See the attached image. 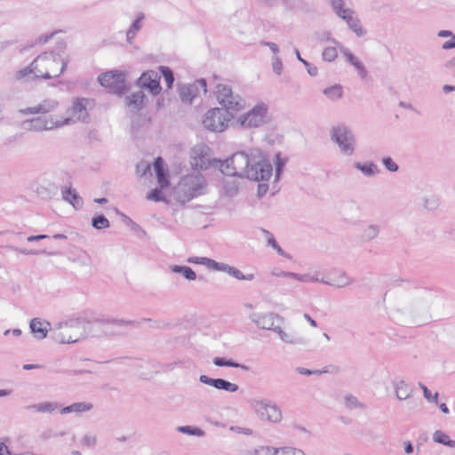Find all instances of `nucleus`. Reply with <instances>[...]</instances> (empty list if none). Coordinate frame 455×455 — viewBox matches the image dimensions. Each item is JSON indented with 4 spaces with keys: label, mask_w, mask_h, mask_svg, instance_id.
I'll return each instance as SVG.
<instances>
[{
    "label": "nucleus",
    "mask_w": 455,
    "mask_h": 455,
    "mask_svg": "<svg viewBox=\"0 0 455 455\" xmlns=\"http://www.w3.org/2000/svg\"><path fill=\"white\" fill-rule=\"evenodd\" d=\"M354 167L360 171L365 177H373L379 172L378 166L372 162L364 164L355 163Z\"/></svg>",
    "instance_id": "72a5a7b5"
},
{
    "label": "nucleus",
    "mask_w": 455,
    "mask_h": 455,
    "mask_svg": "<svg viewBox=\"0 0 455 455\" xmlns=\"http://www.w3.org/2000/svg\"><path fill=\"white\" fill-rule=\"evenodd\" d=\"M224 188L226 194L229 196H234L238 190V186L234 182L230 184L228 181H225Z\"/></svg>",
    "instance_id": "6e6d98bb"
},
{
    "label": "nucleus",
    "mask_w": 455,
    "mask_h": 455,
    "mask_svg": "<svg viewBox=\"0 0 455 455\" xmlns=\"http://www.w3.org/2000/svg\"><path fill=\"white\" fill-rule=\"evenodd\" d=\"M145 14L143 12H137L135 19L126 31V41L128 44H132L137 33L140 31L143 27Z\"/></svg>",
    "instance_id": "393cba45"
},
{
    "label": "nucleus",
    "mask_w": 455,
    "mask_h": 455,
    "mask_svg": "<svg viewBox=\"0 0 455 455\" xmlns=\"http://www.w3.org/2000/svg\"><path fill=\"white\" fill-rule=\"evenodd\" d=\"M345 405L347 408L350 410L363 407L358 399L352 395L345 396Z\"/></svg>",
    "instance_id": "8fccbe9b"
},
{
    "label": "nucleus",
    "mask_w": 455,
    "mask_h": 455,
    "mask_svg": "<svg viewBox=\"0 0 455 455\" xmlns=\"http://www.w3.org/2000/svg\"><path fill=\"white\" fill-rule=\"evenodd\" d=\"M284 6L288 12H299L306 10L304 0H286Z\"/></svg>",
    "instance_id": "58836bf2"
},
{
    "label": "nucleus",
    "mask_w": 455,
    "mask_h": 455,
    "mask_svg": "<svg viewBox=\"0 0 455 455\" xmlns=\"http://www.w3.org/2000/svg\"><path fill=\"white\" fill-rule=\"evenodd\" d=\"M268 190V185L266 183L259 184L258 186V196L259 197L264 196Z\"/></svg>",
    "instance_id": "e2e57ef3"
},
{
    "label": "nucleus",
    "mask_w": 455,
    "mask_h": 455,
    "mask_svg": "<svg viewBox=\"0 0 455 455\" xmlns=\"http://www.w3.org/2000/svg\"><path fill=\"white\" fill-rule=\"evenodd\" d=\"M337 45L335 46H328V47H325L323 50V52H322V59L324 60V61H327V62H332L336 60V58L338 57V51H337ZM339 48H340V44L338 45Z\"/></svg>",
    "instance_id": "a19ab883"
},
{
    "label": "nucleus",
    "mask_w": 455,
    "mask_h": 455,
    "mask_svg": "<svg viewBox=\"0 0 455 455\" xmlns=\"http://www.w3.org/2000/svg\"><path fill=\"white\" fill-rule=\"evenodd\" d=\"M381 162L385 168L391 172H395L399 169L398 164L390 156H384Z\"/></svg>",
    "instance_id": "603ef678"
},
{
    "label": "nucleus",
    "mask_w": 455,
    "mask_h": 455,
    "mask_svg": "<svg viewBox=\"0 0 455 455\" xmlns=\"http://www.w3.org/2000/svg\"><path fill=\"white\" fill-rule=\"evenodd\" d=\"M423 206L429 212L436 211L440 206V198L435 195L426 196L423 199Z\"/></svg>",
    "instance_id": "ea45409f"
},
{
    "label": "nucleus",
    "mask_w": 455,
    "mask_h": 455,
    "mask_svg": "<svg viewBox=\"0 0 455 455\" xmlns=\"http://www.w3.org/2000/svg\"><path fill=\"white\" fill-rule=\"evenodd\" d=\"M353 283V280L343 271H336L334 275L323 279V283L337 288L346 287Z\"/></svg>",
    "instance_id": "b1692460"
},
{
    "label": "nucleus",
    "mask_w": 455,
    "mask_h": 455,
    "mask_svg": "<svg viewBox=\"0 0 455 455\" xmlns=\"http://www.w3.org/2000/svg\"><path fill=\"white\" fill-rule=\"evenodd\" d=\"M68 56L62 51L45 52L38 55L29 66L18 70L17 80L50 79L60 76L67 68Z\"/></svg>",
    "instance_id": "7ed1b4c3"
},
{
    "label": "nucleus",
    "mask_w": 455,
    "mask_h": 455,
    "mask_svg": "<svg viewBox=\"0 0 455 455\" xmlns=\"http://www.w3.org/2000/svg\"><path fill=\"white\" fill-rule=\"evenodd\" d=\"M340 52L346 58V60L355 68L357 72V75L361 78H365L368 75V72L363 64V62L355 56L347 48L344 46H340Z\"/></svg>",
    "instance_id": "5701e85b"
},
{
    "label": "nucleus",
    "mask_w": 455,
    "mask_h": 455,
    "mask_svg": "<svg viewBox=\"0 0 455 455\" xmlns=\"http://www.w3.org/2000/svg\"><path fill=\"white\" fill-rule=\"evenodd\" d=\"M98 80L110 92L121 94L126 90L125 73L123 71H108L99 76Z\"/></svg>",
    "instance_id": "4468645a"
},
{
    "label": "nucleus",
    "mask_w": 455,
    "mask_h": 455,
    "mask_svg": "<svg viewBox=\"0 0 455 455\" xmlns=\"http://www.w3.org/2000/svg\"><path fill=\"white\" fill-rule=\"evenodd\" d=\"M92 224L96 229H105L109 227V220L105 216L99 215L92 219Z\"/></svg>",
    "instance_id": "49530a36"
},
{
    "label": "nucleus",
    "mask_w": 455,
    "mask_h": 455,
    "mask_svg": "<svg viewBox=\"0 0 455 455\" xmlns=\"http://www.w3.org/2000/svg\"><path fill=\"white\" fill-rule=\"evenodd\" d=\"M332 12L341 19L347 26L358 36H364L367 33L366 29L363 27L361 20L355 12L350 7L346 5L344 0H327Z\"/></svg>",
    "instance_id": "6e6552de"
},
{
    "label": "nucleus",
    "mask_w": 455,
    "mask_h": 455,
    "mask_svg": "<svg viewBox=\"0 0 455 455\" xmlns=\"http://www.w3.org/2000/svg\"><path fill=\"white\" fill-rule=\"evenodd\" d=\"M154 170L156 172L157 182L160 188H154L149 191L147 195V199L155 202L164 201L162 189L169 186V180L167 177V172L164 168V161L161 157L156 158L154 162Z\"/></svg>",
    "instance_id": "2eb2a0df"
},
{
    "label": "nucleus",
    "mask_w": 455,
    "mask_h": 455,
    "mask_svg": "<svg viewBox=\"0 0 455 455\" xmlns=\"http://www.w3.org/2000/svg\"><path fill=\"white\" fill-rule=\"evenodd\" d=\"M268 236H267V245L272 247L274 250L279 245L276 242V240L275 239V237L270 235L269 233H267Z\"/></svg>",
    "instance_id": "69168bd1"
},
{
    "label": "nucleus",
    "mask_w": 455,
    "mask_h": 455,
    "mask_svg": "<svg viewBox=\"0 0 455 455\" xmlns=\"http://www.w3.org/2000/svg\"><path fill=\"white\" fill-rule=\"evenodd\" d=\"M433 441L445 446L455 448V441L450 439L449 435L442 430H435L433 434Z\"/></svg>",
    "instance_id": "f704fd0d"
},
{
    "label": "nucleus",
    "mask_w": 455,
    "mask_h": 455,
    "mask_svg": "<svg viewBox=\"0 0 455 455\" xmlns=\"http://www.w3.org/2000/svg\"><path fill=\"white\" fill-rule=\"evenodd\" d=\"M380 227L377 224L368 225L362 232V238L365 241H372L379 235Z\"/></svg>",
    "instance_id": "4c0bfd02"
},
{
    "label": "nucleus",
    "mask_w": 455,
    "mask_h": 455,
    "mask_svg": "<svg viewBox=\"0 0 455 455\" xmlns=\"http://www.w3.org/2000/svg\"><path fill=\"white\" fill-rule=\"evenodd\" d=\"M278 447L262 445L255 448L251 455H276Z\"/></svg>",
    "instance_id": "c03bdc74"
},
{
    "label": "nucleus",
    "mask_w": 455,
    "mask_h": 455,
    "mask_svg": "<svg viewBox=\"0 0 455 455\" xmlns=\"http://www.w3.org/2000/svg\"><path fill=\"white\" fill-rule=\"evenodd\" d=\"M210 152V148L204 143L196 144V146H194L190 153V164L192 168L206 170L212 164H216L217 166L220 168V162L221 161L216 159L212 160Z\"/></svg>",
    "instance_id": "ddd939ff"
},
{
    "label": "nucleus",
    "mask_w": 455,
    "mask_h": 455,
    "mask_svg": "<svg viewBox=\"0 0 455 455\" xmlns=\"http://www.w3.org/2000/svg\"><path fill=\"white\" fill-rule=\"evenodd\" d=\"M200 90L206 94L207 84L204 78L196 80L190 84H185L180 88V96L183 102L191 104L195 98L199 94Z\"/></svg>",
    "instance_id": "a211bd4d"
},
{
    "label": "nucleus",
    "mask_w": 455,
    "mask_h": 455,
    "mask_svg": "<svg viewBox=\"0 0 455 455\" xmlns=\"http://www.w3.org/2000/svg\"><path fill=\"white\" fill-rule=\"evenodd\" d=\"M160 79L161 76L158 72L148 70L141 74L137 84L141 88L148 90L153 95H158L162 90Z\"/></svg>",
    "instance_id": "f3484780"
},
{
    "label": "nucleus",
    "mask_w": 455,
    "mask_h": 455,
    "mask_svg": "<svg viewBox=\"0 0 455 455\" xmlns=\"http://www.w3.org/2000/svg\"><path fill=\"white\" fill-rule=\"evenodd\" d=\"M315 37H316V40L319 41L320 43L331 42L334 45H339V43L335 38H333L331 36V34L328 31L317 33L315 35Z\"/></svg>",
    "instance_id": "09e8293b"
},
{
    "label": "nucleus",
    "mask_w": 455,
    "mask_h": 455,
    "mask_svg": "<svg viewBox=\"0 0 455 455\" xmlns=\"http://www.w3.org/2000/svg\"><path fill=\"white\" fill-rule=\"evenodd\" d=\"M214 93L221 108L228 112H239L245 108V100L239 94L235 93L228 84H218Z\"/></svg>",
    "instance_id": "9b49d317"
},
{
    "label": "nucleus",
    "mask_w": 455,
    "mask_h": 455,
    "mask_svg": "<svg viewBox=\"0 0 455 455\" xmlns=\"http://www.w3.org/2000/svg\"><path fill=\"white\" fill-rule=\"evenodd\" d=\"M250 320L256 324L259 329L271 330L274 331L275 319H283L277 314L267 313H256L253 312L249 315Z\"/></svg>",
    "instance_id": "6ab92c4d"
},
{
    "label": "nucleus",
    "mask_w": 455,
    "mask_h": 455,
    "mask_svg": "<svg viewBox=\"0 0 455 455\" xmlns=\"http://www.w3.org/2000/svg\"><path fill=\"white\" fill-rule=\"evenodd\" d=\"M233 118L234 116L232 113L220 108H213L204 114L203 125L211 132H222L228 129Z\"/></svg>",
    "instance_id": "f8f14e48"
},
{
    "label": "nucleus",
    "mask_w": 455,
    "mask_h": 455,
    "mask_svg": "<svg viewBox=\"0 0 455 455\" xmlns=\"http://www.w3.org/2000/svg\"><path fill=\"white\" fill-rule=\"evenodd\" d=\"M276 455H307L306 452L294 446H280Z\"/></svg>",
    "instance_id": "37998d69"
},
{
    "label": "nucleus",
    "mask_w": 455,
    "mask_h": 455,
    "mask_svg": "<svg viewBox=\"0 0 455 455\" xmlns=\"http://www.w3.org/2000/svg\"><path fill=\"white\" fill-rule=\"evenodd\" d=\"M213 363L216 366L220 367H233V368H239L243 371H248V366L244 364L238 363L233 360L226 359L224 357H215L213 358Z\"/></svg>",
    "instance_id": "e433bc0d"
},
{
    "label": "nucleus",
    "mask_w": 455,
    "mask_h": 455,
    "mask_svg": "<svg viewBox=\"0 0 455 455\" xmlns=\"http://www.w3.org/2000/svg\"><path fill=\"white\" fill-rule=\"evenodd\" d=\"M419 387L423 391V395L427 401H431L432 393L431 391L422 383H419Z\"/></svg>",
    "instance_id": "0e129e2a"
},
{
    "label": "nucleus",
    "mask_w": 455,
    "mask_h": 455,
    "mask_svg": "<svg viewBox=\"0 0 455 455\" xmlns=\"http://www.w3.org/2000/svg\"><path fill=\"white\" fill-rule=\"evenodd\" d=\"M331 140L336 143L342 156H351L355 152V136L346 124H338L330 131Z\"/></svg>",
    "instance_id": "9d476101"
},
{
    "label": "nucleus",
    "mask_w": 455,
    "mask_h": 455,
    "mask_svg": "<svg viewBox=\"0 0 455 455\" xmlns=\"http://www.w3.org/2000/svg\"><path fill=\"white\" fill-rule=\"evenodd\" d=\"M177 431L188 435H195L202 437L204 435V431L201 428L191 426H180L177 427Z\"/></svg>",
    "instance_id": "79ce46f5"
},
{
    "label": "nucleus",
    "mask_w": 455,
    "mask_h": 455,
    "mask_svg": "<svg viewBox=\"0 0 455 455\" xmlns=\"http://www.w3.org/2000/svg\"><path fill=\"white\" fill-rule=\"evenodd\" d=\"M145 95L141 91L132 93L125 98V103L132 111H138L144 106Z\"/></svg>",
    "instance_id": "cd10ccee"
},
{
    "label": "nucleus",
    "mask_w": 455,
    "mask_h": 455,
    "mask_svg": "<svg viewBox=\"0 0 455 455\" xmlns=\"http://www.w3.org/2000/svg\"><path fill=\"white\" fill-rule=\"evenodd\" d=\"M62 199L70 204L76 210L82 208L84 202L78 193L71 187L65 188L62 192Z\"/></svg>",
    "instance_id": "bb28decb"
},
{
    "label": "nucleus",
    "mask_w": 455,
    "mask_h": 455,
    "mask_svg": "<svg viewBox=\"0 0 455 455\" xmlns=\"http://www.w3.org/2000/svg\"><path fill=\"white\" fill-rule=\"evenodd\" d=\"M274 332H275L278 335L279 339L285 344L297 345L301 344L302 342L299 338H298L297 336L291 332L285 331L279 326H276L274 329Z\"/></svg>",
    "instance_id": "2f4dec72"
},
{
    "label": "nucleus",
    "mask_w": 455,
    "mask_h": 455,
    "mask_svg": "<svg viewBox=\"0 0 455 455\" xmlns=\"http://www.w3.org/2000/svg\"><path fill=\"white\" fill-rule=\"evenodd\" d=\"M60 107V101L54 98H45L38 104L21 109L20 112L24 115H37L41 116H48L51 115H57L55 111Z\"/></svg>",
    "instance_id": "dca6fc26"
},
{
    "label": "nucleus",
    "mask_w": 455,
    "mask_h": 455,
    "mask_svg": "<svg viewBox=\"0 0 455 455\" xmlns=\"http://www.w3.org/2000/svg\"><path fill=\"white\" fill-rule=\"evenodd\" d=\"M136 172L140 177L146 176L150 172V164L147 162H140L136 166Z\"/></svg>",
    "instance_id": "5fc2aeb1"
},
{
    "label": "nucleus",
    "mask_w": 455,
    "mask_h": 455,
    "mask_svg": "<svg viewBox=\"0 0 455 455\" xmlns=\"http://www.w3.org/2000/svg\"><path fill=\"white\" fill-rule=\"evenodd\" d=\"M270 274L275 277H290L293 279L294 273L284 271L277 267H274L270 270Z\"/></svg>",
    "instance_id": "864d4df0"
},
{
    "label": "nucleus",
    "mask_w": 455,
    "mask_h": 455,
    "mask_svg": "<svg viewBox=\"0 0 455 455\" xmlns=\"http://www.w3.org/2000/svg\"><path fill=\"white\" fill-rule=\"evenodd\" d=\"M0 455H12L8 447L4 443H0Z\"/></svg>",
    "instance_id": "774afa93"
},
{
    "label": "nucleus",
    "mask_w": 455,
    "mask_h": 455,
    "mask_svg": "<svg viewBox=\"0 0 455 455\" xmlns=\"http://www.w3.org/2000/svg\"><path fill=\"white\" fill-rule=\"evenodd\" d=\"M128 323L123 320L116 319H100L97 320L92 323V327L95 331H100L106 335H114L118 332V329L123 325Z\"/></svg>",
    "instance_id": "aec40b11"
},
{
    "label": "nucleus",
    "mask_w": 455,
    "mask_h": 455,
    "mask_svg": "<svg viewBox=\"0 0 455 455\" xmlns=\"http://www.w3.org/2000/svg\"><path fill=\"white\" fill-rule=\"evenodd\" d=\"M29 328L33 336L36 339L41 340L46 338L52 327H51L50 323L47 321H44L41 318H33L30 321Z\"/></svg>",
    "instance_id": "4be33fe9"
},
{
    "label": "nucleus",
    "mask_w": 455,
    "mask_h": 455,
    "mask_svg": "<svg viewBox=\"0 0 455 455\" xmlns=\"http://www.w3.org/2000/svg\"><path fill=\"white\" fill-rule=\"evenodd\" d=\"M323 93L329 100L335 102L343 97L344 92L340 84H334L323 89Z\"/></svg>",
    "instance_id": "473e14b6"
},
{
    "label": "nucleus",
    "mask_w": 455,
    "mask_h": 455,
    "mask_svg": "<svg viewBox=\"0 0 455 455\" xmlns=\"http://www.w3.org/2000/svg\"><path fill=\"white\" fill-rule=\"evenodd\" d=\"M199 381L203 384L215 387L218 390H223L228 393L238 391L239 386L224 379H213L206 375H201Z\"/></svg>",
    "instance_id": "412c9836"
},
{
    "label": "nucleus",
    "mask_w": 455,
    "mask_h": 455,
    "mask_svg": "<svg viewBox=\"0 0 455 455\" xmlns=\"http://www.w3.org/2000/svg\"><path fill=\"white\" fill-rule=\"evenodd\" d=\"M236 124L244 130H256L267 125L271 122V115L267 103L259 101L248 111L239 115Z\"/></svg>",
    "instance_id": "423d86ee"
},
{
    "label": "nucleus",
    "mask_w": 455,
    "mask_h": 455,
    "mask_svg": "<svg viewBox=\"0 0 455 455\" xmlns=\"http://www.w3.org/2000/svg\"><path fill=\"white\" fill-rule=\"evenodd\" d=\"M173 273L181 274L187 280L193 281L196 279V272L189 267L174 265L171 267Z\"/></svg>",
    "instance_id": "c9c22d12"
},
{
    "label": "nucleus",
    "mask_w": 455,
    "mask_h": 455,
    "mask_svg": "<svg viewBox=\"0 0 455 455\" xmlns=\"http://www.w3.org/2000/svg\"><path fill=\"white\" fill-rule=\"evenodd\" d=\"M286 164L285 159L282 158L281 154L277 153L275 156V180H278L281 175V172Z\"/></svg>",
    "instance_id": "de8ad7c7"
},
{
    "label": "nucleus",
    "mask_w": 455,
    "mask_h": 455,
    "mask_svg": "<svg viewBox=\"0 0 455 455\" xmlns=\"http://www.w3.org/2000/svg\"><path fill=\"white\" fill-rule=\"evenodd\" d=\"M22 331L20 329H13V330H6L4 332V335L7 337L8 335L12 334L14 337H20L21 335Z\"/></svg>",
    "instance_id": "338daca9"
},
{
    "label": "nucleus",
    "mask_w": 455,
    "mask_h": 455,
    "mask_svg": "<svg viewBox=\"0 0 455 455\" xmlns=\"http://www.w3.org/2000/svg\"><path fill=\"white\" fill-rule=\"evenodd\" d=\"M260 44L262 45H267L269 47L270 51L273 52V56H278L279 52V47L275 43L273 42H267V41H261Z\"/></svg>",
    "instance_id": "bf43d9fd"
},
{
    "label": "nucleus",
    "mask_w": 455,
    "mask_h": 455,
    "mask_svg": "<svg viewBox=\"0 0 455 455\" xmlns=\"http://www.w3.org/2000/svg\"><path fill=\"white\" fill-rule=\"evenodd\" d=\"M159 70L164 78L167 87L171 88L174 82V76L172 69L169 67L160 66Z\"/></svg>",
    "instance_id": "a18cd8bd"
},
{
    "label": "nucleus",
    "mask_w": 455,
    "mask_h": 455,
    "mask_svg": "<svg viewBox=\"0 0 455 455\" xmlns=\"http://www.w3.org/2000/svg\"><path fill=\"white\" fill-rule=\"evenodd\" d=\"M271 65H272L273 72L275 75H277V76L282 75L283 69V66L282 60L279 58V56H273L272 57V59H271Z\"/></svg>",
    "instance_id": "3c124183"
},
{
    "label": "nucleus",
    "mask_w": 455,
    "mask_h": 455,
    "mask_svg": "<svg viewBox=\"0 0 455 455\" xmlns=\"http://www.w3.org/2000/svg\"><path fill=\"white\" fill-rule=\"evenodd\" d=\"M455 48V35H452L451 36V39L444 42L443 44H442V49L443 50H451V49H453Z\"/></svg>",
    "instance_id": "680f3d73"
},
{
    "label": "nucleus",
    "mask_w": 455,
    "mask_h": 455,
    "mask_svg": "<svg viewBox=\"0 0 455 455\" xmlns=\"http://www.w3.org/2000/svg\"><path fill=\"white\" fill-rule=\"evenodd\" d=\"M188 262L191 264L203 265L209 270L223 272L239 281H252L255 278L253 273L243 274L238 268L224 262H218L207 257H189Z\"/></svg>",
    "instance_id": "1a4fd4ad"
},
{
    "label": "nucleus",
    "mask_w": 455,
    "mask_h": 455,
    "mask_svg": "<svg viewBox=\"0 0 455 455\" xmlns=\"http://www.w3.org/2000/svg\"><path fill=\"white\" fill-rule=\"evenodd\" d=\"M93 405L92 403L87 402H80V403H74L71 405L66 406L60 410L61 414H68V413H84L86 411H89L92 409Z\"/></svg>",
    "instance_id": "c756f323"
},
{
    "label": "nucleus",
    "mask_w": 455,
    "mask_h": 455,
    "mask_svg": "<svg viewBox=\"0 0 455 455\" xmlns=\"http://www.w3.org/2000/svg\"><path fill=\"white\" fill-rule=\"evenodd\" d=\"M92 106L93 102L89 99L75 98L65 114L32 118L26 122L27 129L32 132L53 131L77 122L88 123V109Z\"/></svg>",
    "instance_id": "f03ea898"
},
{
    "label": "nucleus",
    "mask_w": 455,
    "mask_h": 455,
    "mask_svg": "<svg viewBox=\"0 0 455 455\" xmlns=\"http://www.w3.org/2000/svg\"><path fill=\"white\" fill-rule=\"evenodd\" d=\"M220 172L228 176H238L255 181L268 180L273 174V167L264 152L257 148L233 154L229 158L220 162Z\"/></svg>",
    "instance_id": "f257e3e1"
},
{
    "label": "nucleus",
    "mask_w": 455,
    "mask_h": 455,
    "mask_svg": "<svg viewBox=\"0 0 455 455\" xmlns=\"http://www.w3.org/2000/svg\"><path fill=\"white\" fill-rule=\"evenodd\" d=\"M444 67L450 71L453 77H455V55L452 56L445 64Z\"/></svg>",
    "instance_id": "052dcab7"
},
{
    "label": "nucleus",
    "mask_w": 455,
    "mask_h": 455,
    "mask_svg": "<svg viewBox=\"0 0 455 455\" xmlns=\"http://www.w3.org/2000/svg\"><path fill=\"white\" fill-rule=\"evenodd\" d=\"M395 397L399 401L409 399L412 395V387L403 379H397L393 382Z\"/></svg>",
    "instance_id": "a878e982"
},
{
    "label": "nucleus",
    "mask_w": 455,
    "mask_h": 455,
    "mask_svg": "<svg viewBox=\"0 0 455 455\" xmlns=\"http://www.w3.org/2000/svg\"><path fill=\"white\" fill-rule=\"evenodd\" d=\"M59 407V404L55 402H44L28 405L27 409L40 413H52L58 410Z\"/></svg>",
    "instance_id": "7c9ffc66"
},
{
    "label": "nucleus",
    "mask_w": 455,
    "mask_h": 455,
    "mask_svg": "<svg viewBox=\"0 0 455 455\" xmlns=\"http://www.w3.org/2000/svg\"><path fill=\"white\" fill-rule=\"evenodd\" d=\"M96 442V436L93 435H85L82 439V443L87 447H93Z\"/></svg>",
    "instance_id": "4d7b16f0"
},
{
    "label": "nucleus",
    "mask_w": 455,
    "mask_h": 455,
    "mask_svg": "<svg viewBox=\"0 0 455 455\" xmlns=\"http://www.w3.org/2000/svg\"><path fill=\"white\" fill-rule=\"evenodd\" d=\"M293 279L302 283H323L324 276L318 270H313L305 274L294 273Z\"/></svg>",
    "instance_id": "c85d7f7f"
},
{
    "label": "nucleus",
    "mask_w": 455,
    "mask_h": 455,
    "mask_svg": "<svg viewBox=\"0 0 455 455\" xmlns=\"http://www.w3.org/2000/svg\"><path fill=\"white\" fill-rule=\"evenodd\" d=\"M208 183L201 173H190L183 176L173 191V197L181 205L186 204L194 198L207 193Z\"/></svg>",
    "instance_id": "20e7f679"
},
{
    "label": "nucleus",
    "mask_w": 455,
    "mask_h": 455,
    "mask_svg": "<svg viewBox=\"0 0 455 455\" xmlns=\"http://www.w3.org/2000/svg\"><path fill=\"white\" fill-rule=\"evenodd\" d=\"M302 64L307 68L309 76H316L318 75V68L315 66H312L307 60H305Z\"/></svg>",
    "instance_id": "13d9d810"
},
{
    "label": "nucleus",
    "mask_w": 455,
    "mask_h": 455,
    "mask_svg": "<svg viewBox=\"0 0 455 455\" xmlns=\"http://www.w3.org/2000/svg\"><path fill=\"white\" fill-rule=\"evenodd\" d=\"M250 407L254 415L261 421L279 424L283 419L281 407L273 400L255 397L250 400Z\"/></svg>",
    "instance_id": "0eeeda50"
},
{
    "label": "nucleus",
    "mask_w": 455,
    "mask_h": 455,
    "mask_svg": "<svg viewBox=\"0 0 455 455\" xmlns=\"http://www.w3.org/2000/svg\"><path fill=\"white\" fill-rule=\"evenodd\" d=\"M84 329V321L71 319L55 323L51 330V335L56 342L75 343L85 336Z\"/></svg>",
    "instance_id": "39448f33"
}]
</instances>
